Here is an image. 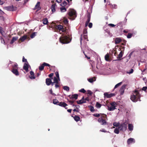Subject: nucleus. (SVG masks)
<instances>
[{"label":"nucleus","mask_w":147,"mask_h":147,"mask_svg":"<svg viewBox=\"0 0 147 147\" xmlns=\"http://www.w3.org/2000/svg\"><path fill=\"white\" fill-rule=\"evenodd\" d=\"M100 115H102V114L95 113L93 115L95 117H98L100 116Z\"/></svg>","instance_id":"nucleus-51"},{"label":"nucleus","mask_w":147,"mask_h":147,"mask_svg":"<svg viewBox=\"0 0 147 147\" xmlns=\"http://www.w3.org/2000/svg\"><path fill=\"white\" fill-rule=\"evenodd\" d=\"M4 32V31L3 30L2 28L0 26V33L2 35H3Z\"/></svg>","instance_id":"nucleus-48"},{"label":"nucleus","mask_w":147,"mask_h":147,"mask_svg":"<svg viewBox=\"0 0 147 147\" xmlns=\"http://www.w3.org/2000/svg\"><path fill=\"white\" fill-rule=\"evenodd\" d=\"M75 121H80V118L79 116L77 115H76L74 117H73Z\"/></svg>","instance_id":"nucleus-28"},{"label":"nucleus","mask_w":147,"mask_h":147,"mask_svg":"<svg viewBox=\"0 0 147 147\" xmlns=\"http://www.w3.org/2000/svg\"><path fill=\"white\" fill-rule=\"evenodd\" d=\"M63 22L65 24H68V21L67 19L65 18L64 19Z\"/></svg>","instance_id":"nucleus-50"},{"label":"nucleus","mask_w":147,"mask_h":147,"mask_svg":"<svg viewBox=\"0 0 147 147\" xmlns=\"http://www.w3.org/2000/svg\"><path fill=\"white\" fill-rule=\"evenodd\" d=\"M108 109L109 111H112L114 110L115 109H116V108L115 107H114L113 106H111L110 107H108Z\"/></svg>","instance_id":"nucleus-32"},{"label":"nucleus","mask_w":147,"mask_h":147,"mask_svg":"<svg viewBox=\"0 0 147 147\" xmlns=\"http://www.w3.org/2000/svg\"><path fill=\"white\" fill-rule=\"evenodd\" d=\"M87 92L88 94H89L90 95H91L92 93L91 91H90V90H87Z\"/></svg>","instance_id":"nucleus-55"},{"label":"nucleus","mask_w":147,"mask_h":147,"mask_svg":"<svg viewBox=\"0 0 147 147\" xmlns=\"http://www.w3.org/2000/svg\"><path fill=\"white\" fill-rule=\"evenodd\" d=\"M123 53L122 51H121L120 52L119 54L118 57H117V58L119 59H120L121 58L123 55ZM119 60H120V59H116L115 61H118Z\"/></svg>","instance_id":"nucleus-19"},{"label":"nucleus","mask_w":147,"mask_h":147,"mask_svg":"<svg viewBox=\"0 0 147 147\" xmlns=\"http://www.w3.org/2000/svg\"><path fill=\"white\" fill-rule=\"evenodd\" d=\"M71 40V39L70 38V36H62L59 38V41L60 42L63 44H67L69 43Z\"/></svg>","instance_id":"nucleus-2"},{"label":"nucleus","mask_w":147,"mask_h":147,"mask_svg":"<svg viewBox=\"0 0 147 147\" xmlns=\"http://www.w3.org/2000/svg\"><path fill=\"white\" fill-rule=\"evenodd\" d=\"M56 6V3H53L51 7V9L53 13L55 11V7Z\"/></svg>","instance_id":"nucleus-15"},{"label":"nucleus","mask_w":147,"mask_h":147,"mask_svg":"<svg viewBox=\"0 0 147 147\" xmlns=\"http://www.w3.org/2000/svg\"><path fill=\"white\" fill-rule=\"evenodd\" d=\"M107 115L103 114L100 118L98 119V121L102 125H105L108 124V123L107 122Z\"/></svg>","instance_id":"nucleus-3"},{"label":"nucleus","mask_w":147,"mask_h":147,"mask_svg":"<svg viewBox=\"0 0 147 147\" xmlns=\"http://www.w3.org/2000/svg\"><path fill=\"white\" fill-rule=\"evenodd\" d=\"M140 95L138 91L135 90L133 92V94L131 96L130 99L133 102H136L138 100L141 101L140 99Z\"/></svg>","instance_id":"nucleus-1"},{"label":"nucleus","mask_w":147,"mask_h":147,"mask_svg":"<svg viewBox=\"0 0 147 147\" xmlns=\"http://www.w3.org/2000/svg\"><path fill=\"white\" fill-rule=\"evenodd\" d=\"M147 89V86H145V87H143V88H142V90H143V91H146V90Z\"/></svg>","instance_id":"nucleus-57"},{"label":"nucleus","mask_w":147,"mask_h":147,"mask_svg":"<svg viewBox=\"0 0 147 147\" xmlns=\"http://www.w3.org/2000/svg\"><path fill=\"white\" fill-rule=\"evenodd\" d=\"M68 14L70 17L69 18L72 20H74L76 17V11L74 9H70Z\"/></svg>","instance_id":"nucleus-4"},{"label":"nucleus","mask_w":147,"mask_h":147,"mask_svg":"<svg viewBox=\"0 0 147 147\" xmlns=\"http://www.w3.org/2000/svg\"><path fill=\"white\" fill-rule=\"evenodd\" d=\"M133 69H131L129 71V72H128V73L129 74H131L133 72Z\"/></svg>","instance_id":"nucleus-64"},{"label":"nucleus","mask_w":147,"mask_h":147,"mask_svg":"<svg viewBox=\"0 0 147 147\" xmlns=\"http://www.w3.org/2000/svg\"><path fill=\"white\" fill-rule=\"evenodd\" d=\"M92 23H90L88 24V26L90 28L92 27Z\"/></svg>","instance_id":"nucleus-63"},{"label":"nucleus","mask_w":147,"mask_h":147,"mask_svg":"<svg viewBox=\"0 0 147 147\" xmlns=\"http://www.w3.org/2000/svg\"><path fill=\"white\" fill-rule=\"evenodd\" d=\"M11 71L16 76H18L19 75V73L18 71V69H12Z\"/></svg>","instance_id":"nucleus-20"},{"label":"nucleus","mask_w":147,"mask_h":147,"mask_svg":"<svg viewBox=\"0 0 147 147\" xmlns=\"http://www.w3.org/2000/svg\"><path fill=\"white\" fill-rule=\"evenodd\" d=\"M127 124L126 122H125L120 124L118 127L120 131H125L127 129Z\"/></svg>","instance_id":"nucleus-5"},{"label":"nucleus","mask_w":147,"mask_h":147,"mask_svg":"<svg viewBox=\"0 0 147 147\" xmlns=\"http://www.w3.org/2000/svg\"><path fill=\"white\" fill-rule=\"evenodd\" d=\"M27 35H25L21 37L19 39V40L21 41V42H23L27 38Z\"/></svg>","instance_id":"nucleus-17"},{"label":"nucleus","mask_w":147,"mask_h":147,"mask_svg":"<svg viewBox=\"0 0 147 147\" xmlns=\"http://www.w3.org/2000/svg\"><path fill=\"white\" fill-rule=\"evenodd\" d=\"M58 105L60 106L65 107L67 105L65 102H59Z\"/></svg>","instance_id":"nucleus-16"},{"label":"nucleus","mask_w":147,"mask_h":147,"mask_svg":"<svg viewBox=\"0 0 147 147\" xmlns=\"http://www.w3.org/2000/svg\"><path fill=\"white\" fill-rule=\"evenodd\" d=\"M30 74L32 76H29V77L31 79H34L35 78V77L34 76V72L32 71H31L30 72Z\"/></svg>","instance_id":"nucleus-22"},{"label":"nucleus","mask_w":147,"mask_h":147,"mask_svg":"<svg viewBox=\"0 0 147 147\" xmlns=\"http://www.w3.org/2000/svg\"><path fill=\"white\" fill-rule=\"evenodd\" d=\"M132 35L133 34L132 33H129L127 36V37L128 38H130L131 37Z\"/></svg>","instance_id":"nucleus-40"},{"label":"nucleus","mask_w":147,"mask_h":147,"mask_svg":"<svg viewBox=\"0 0 147 147\" xmlns=\"http://www.w3.org/2000/svg\"><path fill=\"white\" fill-rule=\"evenodd\" d=\"M22 61L24 62H25L26 63H28L27 59H25L24 57L23 56L22 59Z\"/></svg>","instance_id":"nucleus-52"},{"label":"nucleus","mask_w":147,"mask_h":147,"mask_svg":"<svg viewBox=\"0 0 147 147\" xmlns=\"http://www.w3.org/2000/svg\"><path fill=\"white\" fill-rule=\"evenodd\" d=\"M51 79L49 78H47L46 79V83L47 86H49L52 83Z\"/></svg>","instance_id":"nucleus-13"},{"label":"nucleus","mask_w":147,"mask_h":147,"mask_svg":"<svg viewBox=\"0 0 147 147\" xmlns=\"http://www.w3.org/2000/svg\"><path fill=\"white\" fill-rule=\"evenodd\" d=\"M43 21L42 22L43 24L45 25H47L48 23V19L47 18H45L43 19L42 20Z\"/></svg>","instance_id":"nucleus-23"},{"label":"nucleus","mask_w":147,"mask_h":147,"mask_svg":"<svg viewBox=\"0 0 147 147\" xmlns=\"http://www.w3.org/2000/svg\"><path fill=\"white\" fill-rule=\"evenodd\" d=\"M101 106V105L98 102H97L96 105V107L98 108H100Z\"/></svg>","instance_id":"nucleus-37"},{"label":"nucleus","mask_w":147,"mask_h":147,"mask_svg":"<svg viewBox=\"0 0 147 147\" xmlns=\"http://www.w3.org/2000/svg\"><path fill=\"white\" fill-rule=\"evenodd\" d=\"M87 17L88 19L85 23L86 27L87 26L88 24L89 23L90 21V14H89L87 15Z\"/></svg>","instance_id":"nucleus-14"},{"label":"nucleus","mask_w":147,"mask_h":147,"mask_svg":"<svg viewBox=\"0 0 147 147\" xmlns=\"http://www.w3.org/2000/svg\"><path fill=\"white\" fill-rule=\"evenodd\" d=\"M44 67L42 64L39 67V69L40 71H42L44 69Z\"/></svg>","instance_id":"nucleus-36"},{"label":"nucleus","mask_w":147,"mask_h":147,"mask_svg":"<svg viewBox=\"0 0 147 147\" xmlns=\"http://www.w3.org/2000/svg\"><path fill=\"white\" fill-rule=\"evenodd\" d=\"M108 25L109 26H111L112 27H114L115 26V25L114 24H108Z\"/></svg>","instance_id":"nucleus-59"},{"label":"nucleus","mask_w":147,"mask_h":147,"mask_svg":"<svg viewBox=\"0 0 147 147\" xmlns=\"http://www.w3.org/2000/svg\"><path fill=\"white\" fill-rule=\"evenodd\" d=\"M37 34V32H33L30 35V38H34L36 35Z\"/></svg>","instance_id":"nucleus-34"},{"label":"nucleus","mask_w":147,"mask_h":147,"mask_svg":"<svg viewBox=\"0 0 147 147\" xmlns=\"http://www.w3.org/2000/svg\"><path fill=\"white\" fill-rule=\"evenodd\" d=\"M122 83V82H121L116 84L114 88V89L116 88H117L120 86Z\"/></svg>","instance_id":"nucleus-39"},{"label":"nucleus","mask_w":147,"mask_h":147,"mask_svg":"<svg viewBox=\"0 0 147 147\" xmlns=\"http://www.w3.org/2000/svg\"><path fill=\"white\" fill-rule=\"evenodd\" d=\"M42 64L43 65L44 67L45 66H47L49 67H55V66H51L49 64L47 63H46L45 62L43 63Z\"/></svg>","instance_id":"nucleus-31"},{"label":"nucleus","mask_w":147,"mask_h":147,"mask_svg":"<svg viewBox=\"0 0 147 147\" xmlns=\"http://www.w3.org/2000/svg\"><path fill=\"white\" fill-rule=\"evenodd\" d=\"M113 126H115V127H118V126H119V125H120V123H117V122H114L113 123Z\"/></svg>","instance_id":"nucleus-38"},{"label":"nucleus","mask_w":147,"mask_h":147,"mask_svg":"<svg viewBox=\"0 0 147 147\" xmlns=\"http://www.w3.org/2000/svg\"><path fill=\"white\" fill-rule=\"evenodd\" d=\"M109 55L108 54H107L105 56V59L107 61H109L110 60L109 59Z\"/></svg>","instance_id":"nucleus-30"},{"label":"nucleus","mask_w":147,"mask_h":147,"mask_svg":"<svg viewBox=\"0 0 147 147\" xmlns=\"http://www.w3.org/2000/svg\"><path fill=\"white\" fill-rule=\"evenodd\" d=\"M82 35L81 34L80 38V40L81 44L82 43Z\"/></svg>","instance_id":"nucleus-61"},{"label":"nucleus","mask_w":147,"mask_h":147,"mask_svg":"<svg viewBox=\"0 0 147 147\" xmlns=\"http://www.w3.org/2000/svg\"><path fill=\"white\" fill-rule=\"evenodd\" d=\"M58 79L57 78H56V77H54V82L55 83L58 84H59V82L58 81Z\"/></svg>","instance_id":"nucleus-33"},{"label":"nucleus","mask_w":147,"mask_h":147,"mask_svg":"<svg viewBox=\"0 0 147 147\" xmlns=\"http://www.w3.org/2000/svg\"><path fill=\"white\" fill-rule=\"evenodd\" d=\"M18 37H13L10 42V44H13L14 42H15L18 39Z\"/></svg>","instance_id":"nucleus-21"},{"label":"nucleus","mask_w":147,"mask_h":147,"mask_svg":"<svg viewBox=\"0 0 147 147\" xmlns=\"http://www.w3.org/2000/svg\"><path fill=\"white\" fill-rule=\"evenodd\" d=\"M5 8L7 10L10 11H15L17 9V7H14L13 5L6 7H5Z\"/></svg>","instance_id":"nucleus-6"},{"label":"nucleus","mask_w":147,"mask_h":147,"mask_svg":"<svg viewBox=\"0 0 147 147\" xmlns=\"http://www.w3.org/2000/svg\"><path fill=\"white\" fill-rule=\"evenodd\" d=\"M90 111L92 112H94V107L92 106H90Z\"/></svg>","instance_id":"nucleus-53"},{"label":"nucleus","mask_w":147,"mask_h":147,"mask_svg":"<svg viewBox=\"0 0 147 147\" xmlns=\"http://www.w3.org/2000/svg\"><path fill=\"white\" fill-rule=\"evenodd\" d=\"M129 31V30H124L123 31V33H127Z\"/></svg>","instance_id":"nucleus-60"},{"label":"nucleus","mask_w":147,"mask_h":147,"mask_svg":"<svg viewBox=\"0 0 147 147\" xmlns=\"http://www.w3.org/2000/svg\"><path fill=\"white\" fill-rule=\"evenodd\" d=\"M78 95L77 94H72V95H69V97L70 99H75V100H77L78 99Z\"/></svg>","instance_id":"nucleus-9"},{"label":"nucleus","mask_w":147,"mask_h":147,"mask_svg":"<svg viewBox=\"0 0 147 147\" xmlns=\"http://www.w3.org/2000/svg\"><path fill=\"white\" fill-rule=\"evenodd\" d=\"M135 140L134 138H130L128 139L127 140V143L128 144L135 142Z\"/></svg>","instance_id":"nucleus-12"},{"label":"nucleus","mask_w":147,"mask_h":147,"mask_svg":"<svg viewBox=\"0 0 147 147\" xmlns=\"http://www.w3.org/2000/svg\"><path fill=\"white\" fill-rule=\"evenodd\" d=\"M67 3L65 1L61 3V5L62 7H65L67 5Z\"/></svg>","instance_id":"nucleus-35"},{"label":"nucleus","mask_w":147,"mask_h":147,"mask_svg":"<svg viewBox=\"0 0 147 147\" xmlns=\"http://www.w3.org/2000/svg\"><path fill=\"white\" fill-rule=\"evenodd\" d=\"M121 40L120 38H116L115 39V44H117L121 42Z\"/></svg>","instance_id":"nucleus-18"},{"label":"nucleus","mask_w":147,"mask_h":147,"mask_svg":"<svg viewBox=\"0 0 147 147\" xmlns=\"http://www.w3.org/2000/svg\"><path fill=\"white\" fill-rule=\"evenodd\" d=\"M79 92L83 93H85L86 92V91L84 88H82L80 90H79Z\"/></svg>","instance_id":"nucleus-42"},{"label":"nucleus","mask_w":147,"mask_h":147,"mask_svg":"<svg viewBox=\"0 0 147 147\" xmlns=\"http://www.w3.org/2000/svg\"><path fill=\"white\" fill-rule=\"evenodd\" d=\"M104 97H106L107 98H110L115 95L114 93H110V94H109L107 92L104 93Z\"/></svg>","instance_id":"nucleus-7"},{"label":"nucleus","mask_w":147,"mask_h":147,"mask_svg":"<svg viewBox=\"0 0 147 147\" xmlns=\"http://www.w3.org/2000/svg\"><path fill=\"white\" fill-rule=\"evenodd\" d=\"M126 85H123L120 88L119 92L121 95H123L126 86Z\"/></svg>","instance_id":"nucleus-8"},{"label":"nucleus","mask_w":147,"mask_h":147,"mask_svg":"<svg viewBox=\"0 0 147 147\" xmlns=\"http://www.w3.org/2000/svg\"><path fill=\"white\" fill-rule=\"evenodd\" d=\"M63 88L66 91H69V88L68 86H64Z\"/></svg>","instance_id":"nucleus-45"},{"label":"nucleus","mask_w":147,"mask_h":147,"mask_svg":"<svg viewBox=\"0 0 147 147\" xmlns=\"http://www.w3.org/2000/svg\"><path fill=\"white\" fill-rule=\"evenodd\" d=\"M55 75L57 77V78L59 80H60V78L59 77V72L58 71H56L55 73Z\"/></svg>","instance_id":"nucleus-47"},{"label":"nucleus","mask_w":147,"mask_h":147,"mask_svg":"<svg viewBox=\"0 0 147 147\" xmlns=\"http://www.w3.org/2000/svg\"><path fill=\"white\" fill-rule=\"evenodd\" d=\"M119 129L118 128H116L114 129V132L117 134H118L119 133Z\"/></svg>","instance_id":"nucleus-41"},{"label":"nucleus","mask_w":147,"mask_h":147,"mask_svg":"<svg viewBox=\"0 0 147 147\" xmlns=\"http://www.w3.org/2000/svg\"><path fill=\"white\" fill-rule=\"evenodd\" d=\"M87 33V29L86 28H85L83 31V34H86Z\"/></svg>","instance_id":"nucleus-44"},{"label":"nucleus","mask_w":147,"mask_h":147,"mask_svg":"<svg viewBox=\"0 0 147 147\" xmlns=\"http://www.w3.org/2000/svg\"><path fill=\"white\" fill-rule=\"evenodd\" d=\"M88 80L90 83H92L94 81L93 78L88 79Z\"/></svg>","instance_id":"nucleus-49"},{"label":"nucleus","mask_w":147,"mask_h":147,"mask_svg":"<svg viewBox=\"0 0 147 147\" xmlns=\"http://www.w3.org/2000/svg\"><path fill=\"white\" fill-rule=\"evenodd\" d=\"M83 38L85 39H88V36L86 34H84L83 36Z\"/></svg>","instance_id":"nucleus-58"},{"label":"nucleus","mask_w":147,"mask_h":147,"mask_svg":"<svg viewBox=\"0 0 147 147\" xmlns=\"http://www.w3.org/2000/svg\"><path fill=\"white\" fill-rule=\"evenodd\" d=\"M53 103L54 104L58 105V104L59 103V102L57 99H55L53 100Z\"/></svg>","instance_id":"nucleus-27"},{"label":"nucleus","mask_w":147,"mask_h":147,"mask_svg":"<svg viewBox=\"0 0 147 147\" xmlns=\"http://www.w3.org/2000/svg\"><path fill=\"white\" fill-rule=\"evenodd\" d=\"M111 106L115 108V105H116V103L115 102H113L110 103Z\"/></svg>","instance_id":"nucleus-43"},{"label":"nucleus","mask_w":147,"mask_h":147,"mask_svg":"<svg viewBox=\"0 0 147 147\" xmlns=\"http://www.w3.org/2000/svg\"><path fill=\"white\" fill-rule=\"evenodd\" d=\"M60 11L62 12H65L67 10L66 8L64 7H63L60 8Z\"/></svg>","instance_id":"nucleus-29"},{"label":"nucleus","mask_w":147,"mask_h":147,"mask_svg":"<svg viewBox=\"0 0 147 147\" xmlns=\"http://www.w3.org/2000/svg\"><path fill=\"white\" fill-rule=\"evenodd\" d=\"M0 39L1 40V43H2L3 44H5V41L2 37H1V36L0 37Z\"/></svg>","instance_id":"nucleus-54"},{"label":"nucleus","mask_w":147,"mask_h":147,"mask_svg":"<svg viewBox=\"0 0 147 147\" xmlns=\"http://www.w3.org/2000/svg\"><path fill=\"white\" fill-rule=\"evenodd\" d=\"M76 102L78 104H83V102H82V100H77L76 101Z\"/></svg>","instance_id":"nucleus-46"},{"label":"nucleus","mask_w":147,"mask_h":147,"mask_svg":"<svg viewBox=\"0 0 147 147\" xmlns=\"http://www.w3.org/2000/svg\"><path fill=\"white\" fill-rule=\"evenodd\" d=\"M67 30L65 28H64L63 26V29L61 30L62 32H66Z\"/></svg>","instance_id":"nucleus-56"},{"label":"nucleus","mask_w":147,"mask_h":147,"mask_svg":"<svg viewBox=\"0 0 147 147\" xmlns=\"http://www.w3.org/2000/svg\"><path fill=\"white\" fill-rule=\"evenodd\" d=\"M133 126L131 124H128V129L130 131H131L133 130Z\"/></svg>","instance_id":"nucleus-26"},{"label":"nucleus","mask_w":147,"mask_h":147,"mask_svg":"<svg viewBox=\"0 0 147 147\" xmlns=\"http://www.w3.org/2000/svg\"><path fill=\"white\" fill-rule=\"evenodd\" d=\"M63 26L61 25H56L55 28L56 29H58L59 30H61L63 28Z\"/></svg>","instance_id":"nucleus-24"},{"label":"nucleus","mask_w":147,"mask_h":147,"mask_svg":"<svg viewBox=\"0 0 147 147\" xmlns=\"http://www.w3.org/2000/svg\"><path fill=\"white\" fill-rule=\"evenodd\" d=\"M40 2L38 1L35 5L34 9H37V11L40 10L41 8V7H40Z\"/></svg>","instance_id":"nucleus-10"},{"label":"nucleus","mask_w":147,"mask_h":147,"mask_svg":"<svg viewBox=\"0 0 147 147\" xmlns=\"http://www.w3.org/2000/svg\"><path fill=\"white\" fill-rule=\"evenodd\" d=\"M68 102L70 103L71 105H72V104L74 102V101L73 100H68Z\"/></svg>","instance_id":"nucleus-62"},{"label":"nucleus","mask_w":147,"mask_h":147,"mask_svg":"<svg viewBox=\"0 0 147 147\" xmlns=\"http://www.w3.org/2000/svg\"><path fill=\"white\" fill-rule=\"evenodd\" d=\"M18 65L16 63H15L14 65L12 66V69H18Z\"/></svg>","instance_id":"nucleus-25"},{"label":"nucleus","mask_w":147,"mask_h":147,"mask_svg":"<svg viewBox=\"0 0 147 147\" xmlns=\"http://www.w3.org/2000/svg\"><path fill=\"white\" fill-rule=\"evenodd\" d=\"M29 65L28 64V63H25L24 64L23 69H24L27 72L29 71L28 66Z\"/></svg>","instance_id":"nucleus-11"}]
</instances>
